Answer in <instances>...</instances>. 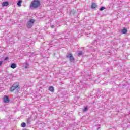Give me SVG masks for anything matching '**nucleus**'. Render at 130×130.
I'll use <instances>...</instances> for the list:
<instances>
[{
  "instance_id": "1",
  "label": "nucleus",
  "mask_w": 130,
  "mask_h": 130,
  "mask_svg": "<svg viewBox=\"0 0 130 130\" xmlns=\"http://www.w3.org/2000/svg\"><path fill=\"white\" fill-rule=\"evenodd\" d=\"M40 7V1L39 0L32 1L30 5V9L31 10H35Z\"/></svg>"
},
{
  "instance_id": "2",
  "label": "nucleus",
  "mask_w": 130,
  "mask_h": 130,
  "mask_svg": "<svg viewBox=\"0 0 130 130\" xmlns=\"http://www.w3.org/2000/svg\"><path fill=\"white\" fill-rule=\"evenodd\" d=\"M15 90H16L17 92H19L20 91V85L18 82L13 84L10 88V92H14Z\"/></svg>"
},
{
  "instance_id": "3",
  "label": "nucleus",
  "mask_w": 130,
  "mask_h": 130,
  "mask_svg": "<svg viewBox=\"0 0 130 130\" xmlns=\"http://www.w3.org/2000/svg\"><path fill=\"white\" fill-rule=\"evenodd\" d=\"M35 21L34 19H30L27 22V27L28 29H31L33 27V24H34Z\"/></svg>"
},
{
  "instance_id": "4",
  "label": "nucleus",
  "mask_w": 130,
  "mask_h": 130,
  "mask_svg": "<svg viewBox=\"0 0 130 130\" xmlns=\"http://www.w3.org/2000/svg\"><path fill=\"white\" fill-rule=\"evenodd\" d=\"M67 58H69V60L71 62H75V57L73 56L72 53H69L66 55Z\"/></svg>"
},
{
  "instance_id": "5",
  "label": "nucleus",
  "mask_w": 130,
  "mask_h": 130,
  "mask_svg": "<svg viewBox=\"0 0 130 130\" xmlns=\"http://www.w3.org/2000/svg\"><path fill=\"white\" fill-rule=\"evenodd\" d=\"M3 102L4 103H10V99H9V96L7 95H5L3 98Z\"/></svg>"
},
{
  "instance_id": "6",
  "label": "nucleus",
  "mask_w": 130,
  "mask_h": 130,
  "mask_svg": "<svg viewBox=\"0 0 130 130\" xmlns=\"http://www.w3.org/2000/svg\"><path fill=\"white\" fill-rule=\"evenodd\" d=\"M29 63L26 62L25 63L23 64V68L24 69H29Z\"/></svg>"
},
{
  "instance_id": "7",
  "label": "nucleus",
  "mask_w": 130,
  "mask_h": 130,
  "mask_svg": "<svg viewBox=\"0 0 130 130\" xmlns=\"http://www.w3.org/2000/svg\"><path fill=\"white\" fill-rule=\"evenodd\" d=\"M7 6H9V2H4L2 3V6L3 7H7Z\"/></svg>"
},
{
  "instance_id": "8",
  "label": "nucleus",
  "mask_w": 130,
  "mask_h": 130,
  "mask_svg": "<svg viewBox=\"0 0 130 130\" xmlns=\"http://www.w3.org/2000/svg\"><path fill=\"white\" fill-rule=\"evenodd\" d=\"M121 32L122 34H126V33H127V29L123 28V29L121 30Z\"/></svg>"
},
{
  "instance_id": "9",
  "label": "nucleus",
  "mask_w": 130,
  "mask_h": 130,
  "mask_svg": "<svg viewBox=\"0 0 130 130\" xmlns=\"http://www.w3.org/2000/svg\"><path fill=\"white\" fill-rule=\"evenodd\" d=\"M97 7V5H96V3H93L91 5V9H95Z\"/></svg>"
},
{
  "instance_id": "10",
  "label": "nucleus",
  "mask_w": 130,
  "mask_h": 130,
  "mask_svg": "<svg viewBox=\"0 0 130 130\" xmlns=\"http://www.w3.org/2000/svg\"><path fill=\"white\" fill-rule=\"evenodd\" d=\"M10 68H12V69H15V68H17V64H16V63H12L10 66Z\"/></svg>"
},
{
  "instance_id": "11",
  "label": "nucleus",
  "mask_w": 130,
  "mask_h": 130,
  "mask_svg": "<svg viewBox=\"0 0 130 130\" xmlns=\"http://www.w3.org/2000/svg\"><path fill=\"white\" fill-rule=\"evenodd\" d=\"M82 55H83V52L82 51H79L78 52L77 56H82Z\"/></svg>"
},
{
  "instance_id": "12",
  "label": "nucleus",
  "mask_w": 130,
  "mask_h": 130,
  "mask_svg": "<svg viewBox=\"0 0 130 130\" xmlns=\"http://www.w3.org/2000/svg\"><path fill=\"white\" fill-rule=\"evenodd\" d=\"M49 91H50V92H54V87H53V86H50L49 88Z\"/></svg>"
},
{
  "instance_id": "13",
  "label": "nucleus",
  "mask_w": 130,
  "mask_h": 130,
  "mask_svg": "<svg viewBox=\"0 0 130 130\" xmlns=\"http://www.w3.org/2000/svg\"><path fill=\"white\" fill-rule=\"evenodd\" d=\"M91 75H90V74H87V75H86L87 80H91Z\"/></svg>"
},
{
  "instance_id": "14",
  "label": "nucleus",
  "mask_w": 130,
  "mask_h": 130,
  "mask_svg": "<svg viewBox=\"0 0 130 130\" xmlns=\"http://www.w3.org/2000/svg\"><path fill=\"white\" fill-rule=\"evenodd\" d=\"M70 14H72V15H75L76 14V11L75 10H70Z\"/></svg>"
},
{
  "instance_id": "15",
  "label": "nucleus",
  "mask_w": 130,
  "mask_h": 130,
  "mask_svg": "<svg viewBox=\"0 0 130 130\" xmlns=\"http://www.w3.org/2000/svg\"><path fill=\"white\" fill-rule=\"evenodd\" d=\"M22 3V0H19L18 2L17 5L18 6V7H21V3Z\"/></svg>"
},
{
  "instance_id": "16",
  "label": "nucleus",
  "mask_w": 130,
  "mask_h": 130,
  "mask_svg": "<svg viewBox=\"0 0 130 130\" xmlns=\"http://www.w3.org/2000/svg\"><path fill=\"white\" fill-rule=\"evenodd\" d=\"M21 127H26V123L23 122L21 124Z\"/></svg>"
},
{
  "instance_id": "17",
  "label": "nucleus",
  "mask_w": 130,
  "mask_h": 130,
  "mask_svg": "<svg viewBox=\"0 0 130 130\" xmlns=\"http://www.w3.org/2000/svg\"><path fill=\"white\" fill-rule=\"evenodd\" d=\"M105 9H106V8H105L104 6H102L100 9V11H102L103 10H105Z\"/></svg>"
},
{
  "instance_id": "18",
  "label": "nucleus",
  "mask_w": 130,
  "mask_h": 130,
  "mask_svg": "<svg viewBox=\"0 0 130 130\" xmlns=\"http://www.w3.org/2000/svg\"><path fill=\"white\" fill-rule=\"evenodd\" d=\"M88 110V107H85L83 110V112H86Z\"/></svg>"
},
{
  "instance_id": "19",
  "label": "nucleus",
  "mask_w": 130,
  "mask_h": 130,
  "mask_svg": "<svg viewBox=\"0 0 130 130\" xmlns=\"http://www.w3.org/2000/svg\"><path fill=\"white\" fill-rule=\"evenodd\" d=\"M109 71H110V69L109 68H108L107 69H106V74H107V73H109Z\"/></svg>"
},
{
  "instance_id": "20",
  "label": "nucleus",
  "mask_w": 130,
  "mask_h": 130,
  "mask_svg": "<svg viewBox=\"0 0 130 130\" xmlns=\"http://www.w3.org/2000/svg\"><path fill=\"white\" fill-rule=\"evenodd\" d=\"M27 124H30V123H31V121L30 120V118H29V119L27 120Z\"/></svg>"
},
{
  "instance_id": "21",
  "label": "nucleus",
  "mask_w": 130,
  "mask_h": 130,
  "mask_svg": "<svg viewBox=\"0 0 130 130\" xmlns=\"http://www.w3.org/2000/svg\"><path fill=\"white\" fill-rule=\"evenodd\" d=\"M8 59H9V57H6L5 58L4 60H8Z\"/></svg>"
},
{
  "instance_id": "22",
  "label": "nucleus",
  "mask_w": 130,
  "mask_h": 130,
  "mask_svg": "<svg viewBox=\"0 0 130 130\" xmlns=\"http://www.w3.org/2000/svg\"><path fill=\"white\" fill-rule=\"evenodd\" d=\"M54 25H52L51 26V28H52V29H54Z\"/></svg>"
},
{
  "instance_id": "23",
  "label": "nucleus",
  "mask_w": 130,
  "mask_h": 130,
  "mask_svg": "<svg viewBox=\"0 0 130 130\" xmlns=\"http://www.w3.org/2000/svg\"><path fill=\"white\" fill-rule=\"evenodd\" d=\"M3 64V61H0V66Z\"/></svg>"
},
{
  "instance_id": "24",
  "label": "nucleus",
  "mask_w": 130,
  "mask_h": 130,
  "mask_svg": "<svg viewBox=\"0 0 130 130\" xmlns=\"http://www.w3.org/2000/svg\"><path fill=\"white\" fill-rule=\"evenodd\" d=\"M100 77H101V76H100V75L99 74V75H98V78L99 79V78H100Z\"/></svg>"
},
{
  "instance_id": "25",
  "label": "nucleus",
  "mask_w": 130,
  "mask_h": 130,
  "mask_svg": "<svg viewBox=\"0 0 130 130\" xmlns=\"http://www.w3.org/2000/svg\"><path fill=\"white\" fill-rule=\"evenodd\" d=\"M10 76H13V75L11 74Z\"/></svg>"
}]
</instances>
